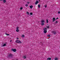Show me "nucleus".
I'll return each instance as SVG.
<instances>
[{
	"label": "nucleus",
	"mask_w": 60,
	"mask_h": 60,
	"mask_svg": "<svg viewBox=\"0 0 60 60\" xmlns=\"http://www.w3.org/2000/svg\"><path fill=\"white\" fill-rule=\"evenodd\" d=\"M11 41H12L11 40V41H11Z\"/></svg>",
	"instance_id": "nucleus-35"
},
{
	"label": "nucleus",
	"mask_w": 60,
	"mask_h": 60,
	"mask_svg": "<svg viewBox=\"0 0 60 60\" xmlns=\"http://www.w3.org/2000/svg\"><path fill=\"white\" fill-rule=\"evenodd\" d=\"M6 46V44H3V45L1 46V47H4V46Z\"/></svg>",
	"instance_id": "nucleus-7"
},
{
	"label": "nucleus",
	"mask_w": 60,
	"mask_h": 60,
	"mask_svg": "<svg viewBox=\"0 0 60 60\" xmlns=\"http://www.w3.org/2000/svg\"><path fill=\"white\" fill-rule=\"evenodd\" d=\"M20 10H22L23 9V8L22 7H21L20 8Z\"/></svg>",
	"instance_id": "nucleus-23"
},
{
	"label": "nucleus",
	"mask_w": 60,
	"mask_h": 60,
	"mask_svg": "<svg viewBox=\"0 0 60 60\" xmlns=\"http://www.w3.org/2000/svg\"><path fill=\"white\" fill-rule=\"evenodd\" d=\"M33 7V6L32 5H31L30 6V8L31 9H32Z\"/></svg>",
	"instance_id": "nucleus-11"
},
{
	"label": "nucleus",
	"mask_w": 60,
	"mask_h": 60,
	"mask_svg": "<svg viewBox=\"0 0 60 60\" xmlns=\"http://www.w3.org/2000/svg\"><path fill=\"white\" fill-rule=\"evenodd\" d=\"M58 19V18H57L56 19Z\"/></svg>",
	"instance_id": "nucleus-31"
},
{
	"label": "nucleus",
	"mask_w": 60,
	"mask_h": 60,
	"mask_svg": "<svg viewBox=\"0 0 60 60\" xmlns=\"http://www.w3.org/2000/svg\"><path fill=\"white\" fill-rule=\"evenodd\" d=\"M23 58H24V59H26V56H23Z\"/></svg>",
	"instance_id": "nucleus-14"
},
{
	"label": "nucleus",
	"mask_w": 60,
	"mask_h": 60,
	"mask_svg": "<svg viewBox=\"0 0 60 60\" xmlns=\"http://www.w3.org/2000/svg\"><path fill=\"white\" fill-rule=\"evenodd\" d=\"M39 3V2L38 1H37L35 3V4H36V5H37V4Z\"/></svg>",
	"instance_id": "nucleus-8"
},
{
	"label": "nucleus",
	"mask_w": 60,
	"mask_h": 60,
	"mask_svg": "<svg viewBox=\"0 0 60 60\" xmlns=\"http://www.w3.org/2000/svg\"><path fill=\"white\" fill-rule=\"evenodd\" d=\"M53 20H52V22H54V21H56V19H55V18H53Z\"/></svg>",
	"instance_id": "nucleus-6"
},
{
	"label": "nucleus",
	"mask_w": 60,
	"mask_h": 60,
	"mask_svg": "<svg viewBox=\"0 0 60 60\" xmlns=\"http://www.w3.org/2000/svg\"><path fill=\"white\" fill-rule=\"evenodd\" d=\"M52 34H56V31H52Z\"/></svg>",
	"instance_id": "nucleus-4"
},
{
	"label": "nucleus",
	"mask_w": 60,
	"mask_h": 60,
	"mask_svg": "<svg viewBox=\"0 0 60 60\" xmlns=\"http://www.w3.org/2000/svg\"><path fill=\"white\" fill-rule=\"evenodd\" d=\"M41 22H42V23L41 24V26H43L44 25V23H45V22L44 20H42Z\"/></svg>",
	"instance_id": "nucleus-2"
},
{
	"label": "nucleus",
	"mask_w": 60,
	"mask_h": 60,
	"mask_svg": "<svg viewBox=\"0 0 60 60\" xmlns=\"http://www.w3.org/2000/svg\"><path fill=\"white\" fill-rule=\"evenodd\" d=\"M27 3L28 4H29V2H28Z\"/></svg>",
	"instance_id": "nucleus-33"
},
{
	"label": "nucleus",
	"mask_w": 60,
	"mask_h": 60,
	"mask_svg": "<svg viewBox=\"0 0 60 60\" xmlns=\"http://www.w3.org/2000/svg\"><path fill=\"white\" fill-rule=\"evenodd\" d=\"M47 32V30H44V33L45 34H46Z\"/></svg>",
	"instance_id": "nucleus-15"
},
{
	"label": "nucleus",
	"mask_w": 60,
	"mask_h": 60,
	"mask_svg": "<svg viewBox=\"0 0 60 60\" xmlns=\"http://www.w3.org/2000/svg\"><path fill=\"white\" fill-rule=\"evenodd\" d=\"M6 34V35H10L9 34Z\"/></svg>",
	"instance_id": "nucleus-29"
},
{
	"label": "nucleus",
	"mask_w": 60,
	"mask_h": 60,
	"mask_svg": "<svg viewBox=\"0 0 60 60\" xmlns=\"http://www.w3.org/2000/svg\"><path fill=\"white\" fill-rule=\"evenodd\" d=\"M47 36L48 37H50V34L48 35H47Z\"/></svg>",
	"instance_id": "nucleus-22"
},
{
	"label": "nucleus",
	"mask_w": 60,
	"mask_h": 60,
	"mask_svg": "<svg viewBox=\"0 0 60 60\" xmlns=\"http://www.w3.org/2000/svg\"><path fill=\"white\" fill-rule=\"evenodd\" d=\"M16 31L17 32H19V29H17Z\"/></svg>",
	"instance_id": "nucleus-16"
},
{
	"label": "nucleus",
	"mask_w": 60,
	"mask_h": 60,
	"mask_svg": "<svg viewBox=\"0 0 60 60\" xmlns=\"http://www.w3.org/2000/svg\"><path fill=\"white\" fill-rule=\"evenodd\" d=\"M38 7L39 8H40V5H38Z\"/></svg>",
	"instance_id": "nucleus-18"
},
{
	"label": "nucleus",
	"mask_w": 60,
	"mask_h": 60,
	"mask_svg": "<svg viewBox=\"0 0 60 60\" xmlns=\"http://www.w3.org/2000/svg\"><path fill=\"white\" fill-rule=\"evenodd\" d=\"M25 6L26 7L28 6V5H27V4H26L25 5Z\"/></svg>",
	"instance_id": "nucleus-25"
},
{
	"label": "nucleus",
	"mask_w": 60,
	"mask_h": 60,
	"mask_svg": "<svg viewBox=\"0 0 60 60\" xmlns=\"http://www.w3.org/2000/svg\"><path fill=\"white\" fill-rule=\"evenodd\" d=\"M23 0L24 1L25 0Z\"/></svg>",
	"instance_id": "nucleus-37"
},
{
	"label": "nucleus",
	"mask_w": 60,
	"mask_h": 60,
	"mask_svg": "<svg viewBox=\"0 0 60 60\" xmlns=\"http://www.w3.org/2000/svg\"><path fill=\"white\" fill-rule=\"evenodd\" d=\"M57 23H58V22H57V21H56L55 22V23H56V24H57Z\"/></svg>",
	"instance_id": "nucleus-24"
},
{
	"label": "nucleus",
	"mask_w": 60,
	"mask_h": 60,
	"mask_svg": "<svg viewBox=\"0 0 60 60\" xmlns=\"http://www.w3.org/2000/svg\"><path fill=\"white\" fill-rule=\"evenodd\" d=\"M22 37H25V36L24 35H22Z\"/></svg>",
	"instance_id": "nucleus-19"
},
{
	"label": "nucleus",
	"mask_w": 60,
	"mask_h": 60,
	"mask_svg": "<svg viewBox=\"0 0 60 60\" xmlns=\"http://www.w3.org/2000/svg\"><path fill=\"white\" fill-rule=\"evenodd\" d=\"M26 13L27 15H29V12H27Z\"/></svg>",
	"instance_id": "nucleus-17"
},
{
	"label": "nucleus",
	"mask_w": 60,
	"mask_h": 60,
	"mask_svg": "<svg viewBox=\"0 0 60 60\" xmlns=\"http://www.w3.org/2000/svg\"><path fill=\"white\" fill-rule=\"evenodd\" d=\"M11 50L12 51H13V52H15L17 50H16V49H12Z\"/></svg>",
	"instance_id": "nucleus-5"
},
{
	"label": "nucleus",
	"mask_w": 60,
	"mask_h": 60,
	"mask_svg": "<svg viewBox=\"0 0 60 60\" xmlns=\"http://www.w3.org/2000/svg\"><path fill=\"white\" fill-rule=\"evenodd\" d=\"M3 0H0V1H2Z\"/></svg>",
	"instance_id": "nucleus-34"
},
{
	"label": "nucleus",
	"mask_w": 60,
	"mask_h": 60,
	"mask_svg": "<svg viewBox=\"0 0 60 60\" xmlns=\"http://www.w3.org/2000/svg\"><path fill=\"white\" fill-rule=\"evenodd\" d=\"M58 57H55L54 58L55 60H58Z\"/></svg>",
	"instance_id": "nucleus-9"
},
{
	"label": "nucleus",
	"mask_w": 60,
	"mask_h": 60,
	"mask_svg": "<svg viewBox=\"0 0 60 60\" xmlns=\"http://www.w3.org/2000/svg\"><path fill=\"white\" fill-rule=\"evenodd\" d=\"M58 14H59L60 13V12L59 11H58Z\"/></svg>",
	"instance_id": "nucleus-27"
},
{
	"label": "nucleus",
	"mask_w": 60,
	"mask_h": 60,
	"mask_svg": "<svg viewBox=\"0 0 60 60\" xmlns=\"http://www.w3.org/2000/svg\"><path fill=\"white\" fill-rule=\"evenodd\" d=\"M16 39H17V40H18V39H19V38H17Z\"/></svg>",
	"instance_id": "nucleus-30"
},
{
	"label": "nucleus",
	"mask_w": 60,
	"mask_h": 60,
	"mask_svg": "<svg viewBox=\"0 0 60 60\" xmlns=\"http://www.w3.org/2000/svg\"><path fill=\"white\" fill-rule=\"evenodd\" d=\"M3 3H6V0H3Z\"/></svg>",
	"instance_id": "nucleus-12"
},
{
	"label": "nucleus",
	"mask_w": 60,
	"mask_h": 60,
	"mask_svg": "<svg viewBox=\"0 0 60 60\" xmlns=\"http://www.w3.org/2000/svg\"><path fill=\"white\" fill-rule=\"evenodd\" d=\"M46 23H49V21H48V19L46 20Z\"/></svg>",
	"instance_id": "nucleus-21"
},
{
	"label": "nucleus",
	"mask_w": 60,
	"mask_h": 60,
	"mask_svg": "<svg viewBox=\"0 0 60 60\" xmlns=\"http://www.w3.org/2000/svg\"><path fill=\"white\" fill-rule=\"evenodd\" d=\"M47 6V5H45L44 6V7L45 8H46Z\"/></svg>",
	"instance_id": "nucleus-20"
},
{
	"label": "nucleus",
	"mask_w": 60,
	"mask_h": 60,
	"mask_svg": "<svg viewBox=\"0 0 60 60\" xmlns=\"http://www.w3.org/2000/svg\"><path fill=\"white\" fill-rule=\"evenodd\" d=\"M47 28H49V26H47Z\"/></svg>",
	"instance_id": "nucleus-28"
},
{
	"label": "nucleus",
	"mask_w": 60,
	"mask_h": 60,
	"mask_svg": "<svg viewBox=\"0 0 60 60\" xmlns=\"http://www.w3.org/2000/svg\"><path fill=\"white\" fill-rule=\"evenodd\" d=\"M51 58H47V60H51Z\"/></svg>",
	"instance_id": "nucleus-13"
},
{
	"label": "nucleus",
	"mask_w": 60,
	"mask_h": 60,
	"mask_svg": "<svg viewBox=\"0 0 60 60\" xmlns=\"http://www.w3.org/2000/svg\"><path fill=\"white\" fill-rule=\"evenodd\" d=\"M13 56V54L11 53H10L8 55V57H12Z\"/></svg>",
	"instance_id": "nucleus-1"
},
{
	"label": "nucleus",
	"mask_w": 60,
	"mask_h": 60,
	"mask_svg": "<svg viewBox=\"0 0 60 60\" xmlns=\"http://www.w3.org/2000/svg\"><path fill=\"white\" fill-rule=\"evenodd\" d=\"M30 14L31 15H33V13H30Z\"/></svg>",
	"instance_id": "nucleus-26"
},
{
	"label": "nucleus",
	"mask_w": 60,
	"mask_h": 60,
	"mask_svg": "<svg viewBox=\"0 0 60 60\" xmlns=\"http://www.w3.org/2000/svg\"><path fill=\"white\" fill-rule=\"evenodd\" d=\"M43 29H44V31H47V28H44Z\"/></svg>",
	"instance_id": "nucleus-10"
},
{
	"label": "nucleus",
	"mask_w": 60,
	"mask_h": 60,
	"mask_svg": "<svg viewBox=\"0 0 60 60\" xmlns=\"http://www.w3.org/2000/svg\"><path fill=\"white\" fill-rule=\"evenodd\" d=\"M16 43H21V42L19 40H17L16 41Z\"/></svg>",
	"instance_id": "nucleus-3"
},
{
	"label": "nucleus",
	"mask_w": 60,
	"mask_h": 60,
	"mask_svg": "<svg viewBox=\"0 0 60 60\" xmlns=\"http://www.w3.org/2000/svg\"><path fill=\"white\" fill-rule=\"evenodd\" d=\"M49 38H48V39H49Z\"/></svg>",
	"instance_id": "nucleus-36"
},
{
	"label": "nucleus",
	"mask_w": 60,
	"mask_h": 60,
	"mask_svg": "<svg viewBox=\"0 0 60 60\" xmlns=\"http://www.w3.org/2000/svg\"><path fill=\"white\" fill-rule=\"evenodd\" d=\"M18 28H19V27H17V29H18Z\"/></svg>",
	"instance_id": "nucleus-32"
}]
</instances>
